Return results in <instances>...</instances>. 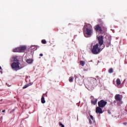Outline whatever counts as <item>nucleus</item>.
Listing matches in <instances>:
<instances>
[{
	"mask_svg": "<svg viewBox=\"0 0 127 127\" xmlns=\"http://www.w3.org/2000/svg\"><path fill=\"white\" fill-rule=\"evenodd\" d=\"M115 100L118 102H121L123 99V95L120 94H116L115 97Z\"/></svg>",
	"mask_w": 127,
	"mask_h": 127,
	"instance_id": "1a4fd4ad",
	"label": "nucleus"
},
{
	"mask_svg": "<svg viewBox=\"0 0 127 127\" xmlns=\"http://www.w3.org/2000/svg\"><path fill=\"white\" fill-rule=\"evenodd\" d=\"M0 70H1V66H0Z\"/></svg>",
	"mask_w": 127,
	"mask_h": 127,
	"instance_id": "2f4dec72",
	"label": "nucleus"
},
{
	"mask_svg": "<svg viewBox=\"0 0 127 127\" xmlns=\"http://www.w3.org/2000/svg\"><path fill=\"white\" fill-rule=\"evenodd\" d=\"M26 46H21L13 50V52H24L26 50Z\"/></svg>",
	"mask_w": 127,
	"mask_h": 127,
	"instance_id": "20e7f679",
	"label": "nucleus"
},
{
	"mask_svg": "<svg viewBox=\"0 0 127 127\" xmlns=\"http://www.w3.org/2000/svg\"><path fill=\"white\" fill-rule=\"evenodd\" d=\"M0 72L1 73V74H2V71L0 70Z\"/></svg>",
	"mask_w": 127,
	"mask_h": 127,
	"instance_id": "c85d7f7f",
	"label": "nucleus"
},
{
	"mask_svg": "<svg viewBox=\"0 0 127 127\" xmlns=\"http://www.w3.org/2000/svg\"><path fill=\"white\" fill-rule=\"evenodd\" d=\"M114 72V69H113V68H110L109 69V73H113Z\"/></svg>",
	"mask_w": 127,
	"mask_h": 127,
	"instance_id": "4be33fe9",
	"label": "nucleus"
},
{
	"mask_svg": "<svg viewBox=\"0 0 127 127\" xmlns=\"http://www.w3.org/2000/svg\"><path fill=\"white\" fill-rule=\"evenodd\" d=\"M93 83H91L90 81H88L87 82L85 83V86L88 90H90V89H92V88H95V87L97 85H95V82L94 81Z\"/></svg>",
	"mask_w": 127,
	"mask_h": 127,
	"instance_id": "39448f33",
	"label": "nucleus"
},
{
	"mask_svg": "<svg viewBox=\"0 0 127 127\" xmlns=\"http://www.w3.org/2000/svg\"><path fill=\"white\" fill-rule=\"evenodd\" d=\"M8 86H10V85H9V84H8Z\"/></svg>",
	"mask_w": 127,
	"mask_h": 127,
	"instance_id": "f704fd0d",
	"label": "nucleus"
},
{
	"mask_svg": "<svg viewBox=\"0 0 127 127\" xmlns=\"http://www.w3.org/2000/svg\"><path fill=\"white\" fill-rule=\"evenodd\" d=\"M75 82L79 84V85H82L83 84V80H82V77L81 76H77L75 75Z\"/></svg>",
	"mask_w": 127,
	"mask_h": 127,
	"instance_id": "0eeeda50",
	"label": "nucleus"
},
{
	"mask_svg": "<svg viewBox=\"0 0 127 127\" xmlns=\"http://www.w3.org/2000/svg\"><path fill=\"white\" fill-rule=\"evenodd\" d=\"M97 102H98V99L95 98L94 100H91V103L92 105H96L97 104Z\"/></svg>",
	"mask_w": 127,
	"mask_h": 127,
	"instance_id": "dca6fc26",
	"label": "nucleus"
},
{
	"mask_svg": "<svg viewBox=\"0 0 127 127\" xmlns=\"http://www.w3.org/2000/svg\"><path fill=\"white\" fill-rule=\"evenodd\" d=\"M40 56H41V57H42V56H43V54H40Z\"/></svg>",
	"mask_w": 127,
	"mask_h": 127,
	"instance_id": "bb28decb",
	"label": "nucleus"
},
{
	"mask_svg": "<svg viewBox=\"0 0 127 127\" xmlns=\"http://www.w3.org/2000/svg\"><path fill=\"white\" fill-rule=\"evenodd\" d=\"M25 66V65L23 63H20L19 62H13L11 64V68L14 70V71H18V70H20V69L24 68Z\"/></svg>",
	"mask_w": 127,
	"mask_h": 127,
	"instance_id": "f03ea898",
	"label": "nucleus"
},
{
	"mask_svg": "<svg viewBox=\"0 0 127 127\" xmlns=\"http://www.w3.org/2000/svg\"><path fill=\"white\" fill-rule=\"evenodd\" d=\"M80 64L81 66H82V67H84V65H85V62L83 61H81L80 62Z\"/></svg>",
	"mask_w": 127,
	"mask_h": 127,
	"instance_id": "6ab92c4d",
	"label": "nucleus"
},
{
	"mask_svg": "<svg viewBox=\"0 0 127 127\" xmlns=\"http://www.w3.org/2000/svg\"><path fill=\"white\" fill-rule=\"evenodd\" d=\"M5 112V110H3V111H2V113H4Z\"/></svg>",
	"mask_w": 127,
	"mask_h": 127,
	"instance_id": "c756f323",
	"label": "nucleus"
},
{
	"mask_svg": "<svg viewBox=\"0 0 127 127\" xmlns=\"http://www.w3.org/2000/svg\"><path fill=\"white\" fill-rule=\"evenodd\" d=\"M89 81H90V80H91V82H94V85L95 86H97V81H98V80H99V76H97L96 77V78H93L92 77L89 78H88Z\"/></svg>",
	"mask_w": 127,
	"mask_h": 127,
	"instance_id": "6e6552de",
	"label": "nucleus"
},
{
	"mask_svg": "<svg viewBox=\"0 0 127 127\" xmlns=\"http://www.w3.org/2000/svg\"><path fill=\"white\" fill-rule=\"evenodd\" d=\"M31 48L32 50H34V51L37 50V48L35 47V46H32Z\"/></svg>",
	"mask_w": 127,
	"mask_h": 127,
	"instance_id": "412c9836",
	"label": "nucleus"
},
{
	"mask_svg": "<svg viewBox=\"0 0 127 127\" xmlns=\"http://www.w3.org/2000/svg\"><path fill=\"white\" fill-rule=\"evenodd\" d=\"M74 79V77H73V76L70 77L69 78V81L70 83H72V82H73V80Z\"/></svg>",
	"mask_w": 127,
	"mask_h": 127,
	"instance_id": "aec40b11",
	"label": "nucleus"
},
{
	"mask_svg": "<svg viewBox=\"0 0 127 127\" xmlns=\"http://www.w3.org/2000/svg\"><path fill=\"white\" fill-rule=\"evenodd\" d=\"M41 42L43 44H46V43H47V42H46L45 40H42Z\"/></svg>",
	"mask_w": 127,
	"mask_h": 127,
	"instance_id": "5701e85b",
	"label": "nucleus"
},
{
	"mask_svg": "<svg viewBox=\"0 0 127 127\" xmlns=\"http://www.w3.org/2000/svg\"><path fill=\"white\" fill-rule=\"evenodd\" d=\"M108 113H109V114H111V112L109 111V112H108Z\"/></svg>",
	"mask_w": 127,
	"mask_h": 127,
	"instance_id": "7c9ffc66",
	"label": "nucleus"
},
{
	"mask_svg": "<svg viewBox=\"0 0 127 127\" xmlns=\"http://www.w3.org/2000/svg\"><path fill=\"white\" fill-rule=\"evenodd\" d=\"M41 103L42 104H45V98H44V95H42L41 98Z\"/></svg>",
	"mask_w": 127,
	"mask_h": 127,
	"instance_id": "f3484780",
	"label": "nucleus"
},
{
	"mask_svg": "<svg viewBox=\"0 0 127 127\" xmlns=\"http://www.w3.org/2000/svg\"><path fill=\"white\" fill-rule=\"evenodd\" d=\"M27 63L28 64H32L33 63V60L32 59H29L26 60Z\"/></svg>",
	"mask_w": 127,
	"mask_h": 127,
	"instance_id": "2eb2a0df",
	"label": "nucleus"
},
{
	"mask_svg": "<svg viewBox=\"0 0 127 127\" xmlns=\"http://www.w3.org/2000/svg\"><path fill=\"white\" fill-rule=\"evenodd\" d=\"M60 126H62L61 127H65L64 125H63L62 123H60Z\"/></svg>",
	"mask_w": 127,
	"mask_h": 127,
	"instance_id": "b1692460",
	"label": "nucleus"
},
{
	"mask_svg": "<svg viewBox=\"0 0 127 127\" xmlns=\"http://www.w3.org/2000/svg\"><path fill=\"white\" fill-rule=\"evenodd\" d=\"M118 87H119V88H122V87H121V86H118Z\"/></svg>",
	"mask_w": 127,
	"mask_h": 127,
	"instance_id": "473e14b6",
	"label": "nucleus"
},
{
	"mask_svg": "<svg viewBox=\"0 0 127 127\" xmlns=\"http://www.w3.org/2000/svg\"><path fill=\"white\" fill-rule=\"evenodd\" d=\"M85 27L86 28V31H84V34L85 37H90L92 35V25L90 24H86L85 25Z\"/></svg>",
	"mask_w": 127,
	"mask_h": 127,
	"instance_id": "7ed1b4c3",
	"label": "nucleus"
},
{
	"mask_svg": "<svg viewBox=\"0 0 127 127\" xmlns=\"http://www.w3.org/2000/svg\"><path fill=\"white\" fill-rule=\"evenodd\" d=\"M8 86H10V85H9V84H8Z\"/></svg>",
	"mask_w": 127,
	"mask_h": 127,
	"instance_id": "72a5a7b5",
	"label": "nucleus"
},
{
	"mask_svg": "<svg viewBox=\"0 0 127 127\" xmlns=\"http://www.w3.org/2000/svg\"><path fill=\"white\" fill-rule=\"evenodd\" d=\"M89 123L90 125H92L93 123H95V119H94V117L93 116L90 115L89 117H88Z\"/></svg>",
	"mask_w": 127,
	"mask_h": 127,
	"instance_id": "9d476101",
	"label": "nucleus"
},
{
	"mask_svg": "<svg viewBox=\"0 0 127 127\" xmlns=\"http://www.w3.org/2000/svg\"><path fill=\"white\" fill-rule=\"evenodd\" d=\"M107 101L102 100L98 102V107H99V108H104V107H106V105H107Z\"/></svg>",
	"mask_w": 127,
	"mask_h": 127,
	"instance_id": "423d86ee",
	"label": "nucleus"
},
{
	"mask_svg": "<svg viewBox=\"0 0 127 127\" xmlns=\"http://www.w3.org/2000/svg\"><path fill=\"white\" fill-rule=\"evenodd\" d=\"M13 112H14V109L12 110V111L10 112V113L11 114V113H13Z\"/></svg>",
	"mask_w": 127,
	"mask_h": 127,
	"instance_id": "cd10ccee",
	"label": "nucleus"
},
{
	"mask_svg": "<svg viewBox=\"0 0 127 127\" xmlns=\"http://www.w3.org/2000/svg\"><path fill=\"white\" fill-rule=\"evenodd\" d=\"M33 84V82H30L28 84H26L23 87V89H26V88L29 87V86H31Z\"/></svg>",
	"mask_w": 127,
	"mask_h": 127,
	"instance_id": "4468645a",
	"label": "nucleus"
},
{
	"mask_svg": "<svg viewBox=\"0 0 127 127\" xmlns=\"http://www.w3.org/2000/svg\"><path fill=\"white\" fill-rule=\"evenodd\" d=\"M95 29L96 31H100V32H102V31H103V30H102V28H101V26H100V25L99 24L95 26Z\"/></svg>",
	"mask_w": 127,
	"mask_h": 127,
	"instance_id": "9b49d317",
	"label": "nucleus"
},
{
	"mask_svg": "<svg viewBox=\"0 0 127 127\" xmlns=\"http://www.w3.org/2000/svg\"><path fill=\"white\" fill-rule=\"evenodd\" d=\"M12 59L14 62H19V60H18L17 56H14L12 58Z\"/></svg>",
	"mask_w": 127,
	"mask_h": 127,
	"instance_id": "ddd939ff",
	"label": "nucleus"
},
{
	"mask_svg": "<svg viewBox=\"0 0 127 127\" xmlns=\"http://www.w3.org/2000/svg\"><path fill=\"white\" fill-rule=\"evenodd\" d=\"M116 83L118 86H120V85L121 84V79H120L119 78H118L116 80Z\"/></svg>",
	"mask_w": 127,
	"mask_h": 127,
	"instance_id": "a211bd4d",
	"label": "nucleus"
},
{
	"mask_svg": "<svg viewBox=\"0 0 127 127\" xmlns=\"http://www.w3.org/2000/svg\"><path fill=\"white\" fill-rule=\"evenodd\" d=\"M98 44H96V42H93L90 44V49L92 54L97 55L101 53V51L105 48L104 44V36H99L98 37Z\"/></svg>",
	"mask_w": 127,
	"mask_h": 127,
	"instance_id": "f257e3e1",
	"label": "nucleus"
},
{
	"mask_svg": "<svg viewBox=\"0 0 127 127\" xmlns=\"http://www.w3.org/2000/svg\"><path fill=\"white\" fill-rule=\"evenodd\" d=\"M111 44V43H110V44H108V45H106V46L107 47H109V46H110V44Z\"/></svg>",
	"mask_w": 127,
	"mask_h": 127,
	"instance_id": "a878e982",
	"label": "nucleus"
},
{
	"mask_svg": "<svg viewBox=\"0 0 127 127\" xmlns=\"http://www.w3.org/2000/svg\"><path fill=\"white\" fill-rule=\"evenodd\" d=\"M90 99H91V101L95 100V98H94V96H91Z\"/></svg>",
	"mask_w": 127,
	"mask_h": 127,
	"instance_id": "393cba45",
	"label": "nucleus"
},
{
	"mask_svg": "<svg viewBox=\"0 0 127 127\" xmlns=\"http://www.w3.org/2000/svg\"><path fill=\"white\" fill-rule=\"evenodd\" d=\"M96 114H103V110L100 107H98L96 109Z\"/></svg>",
	"mask_w": 127,
	"mask_h": 127,
	"instance_id": "f8f14e48",
	"label": "nucleus"
},
{
	"mask_svg": "<svg viewBox=\"0 0 127 127\" xmlns=\"http://www.w3.org/2000/svg\"><path fill=\"white\" fill-rule=\"evenodd\" d=\"M77 120H78V117H77Z\"/></svg>",
	"mask_w": 127,
	"mask_h": 127,
	"instance_id": "c9c22d12",
	"label": "nucleus"
}]
</instances>
